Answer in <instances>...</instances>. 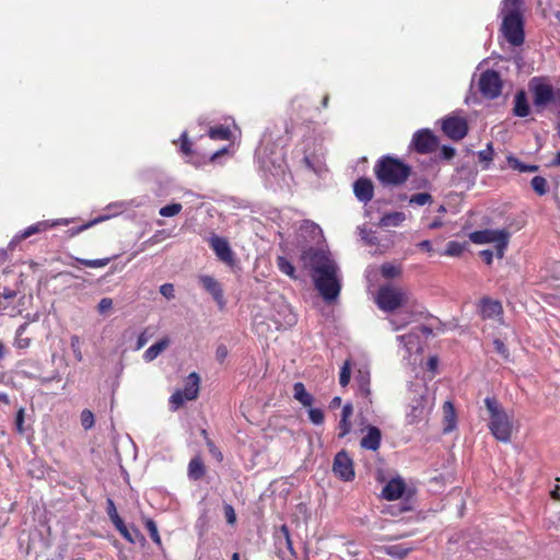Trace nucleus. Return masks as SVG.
I'll list each match as a JSON object with an SVG mask.
<instances>
[{"label":"nucleus","mask_w":560,"mask_h":560,"mask_svg":"<svg viewBox=\"0 0 560 560\" xmlns=\"http://www.w3.org/2000/svg\"><path fill=\"white\" fill-rule=\"evenodd\" d=\"M409 404L406 411L408 424H416L427 418L431 410V400L428 388L422 384H415L409 389Z\"/></svg>","instance_id":"obj_4"},{"label":"nucleus","mask_w":560,"mask_h":560,"mask_svg":"<svg viewBox=\"0 0 560 560\" xmlns=\"http://www.w3.org/2000/svg\"><path fill=\"white\" fill-rule=\"evenodd\" d=\"M438 138L429 129H421L415 132L410 148L420 154H428L438 148Z\"/></svg>","instance_id":"obj_12"},{"label":"nucleus","mask_w":560,"mask_h":560,"mask_svg":"<svg viewBox=\"0 0 560 560\" xmlns=\"http://www.w3.org/2000/svg\"><path fill=\"white\" fill-rule=\"evenodd\" d=\"M455 155V149L452 147L443 145L441 149V158L444 160H451Z\"/></svg>","instance_id":"obj_60"},{"label":"nucleus","mask_w":560,"mask_h":560,"mask_svg":"<svg viewBox=\"0 0 560 560\" xmlns=\"http://www.w3.org/2000/svg\"><path fill=\"white\" fill-rule=\"evenodd\" d=\"M506 161H508V165L511 168H513L515 171H518L521 173H534V172H537L539 170L538 165L525 164V163H523L522 161H520L517 158H515L513 155H509L506 158Z\"/></svg>","instance_id":"obj_29"},{"label":"nucleus","mask_w":560,"mask_h":560,"mask_svg":"<svg viewBox=\"0 0 560 560\" xmlns=\"http://www.w3.org/2000/svg\"><path fill=\"white\" fill-rule=\"evenodd\" d=\"M381 273L386 279L396 278L401 275V268L399 266L386 262L382 265Z\"/></svg>","instance_id":"obj_36"},{"label":"nucleus","mask_w":560,"mask_h":560,"mask_svg":"<svg viewBox=\"0 0 560 560\" xmlns=\"http://www.w3.org/2000/svg\"><path fill=\"white\" fill-rule=\"evenodd\" d=\"M418 247L423 249V250H427V252H431L432 250V244L428 240L420 242L418 244Z\"/></svg>","instance_id":"obj_64"},{"label":"nucleus","mask_w":560,"mask_h":560,"mask_svg":"<svg viewBox=\"0 0 560 560\" xmlns=\"http://www.w3.org/2000/svg\"><path fill=\"white\" fill-rule=\"evenodd\" d=\"M374 173L382 185L399 186L408 179L411 168L399 159L386 155L376 162Z\"/></svg>","instance_id":"obj_1"},{"label":"nucleus","mask_w":560,"mask_h":560,"mask_svg":"<svg viewBox=\"0 0 560 560\" xmlns=\"http://www.w3.org/2000/svg\"><path fill=\"white\" fill-rule=\"evenodd\" d=\"M359 234L368 245H375L377 243V237L374 235V233L370 230H366L365 228H359Z\"/></svg>","instance_id":"obj_49"},{"label":"nucleus","mask_w":560,"mask_h":560,"mask_svg":"<svg viewBox=\"0 0 560 560\" xmlns=\"http://www.w3.org/2000/svg\"><path fill=\"white\" fill-rule=\"evenodd\" d=\"M210 246L221 261L229 266L234 265V254L230 247L229 242L224 237L218 235L211 236Z\"/></svg>","instance_id":"obj_15"},{"label":"nucleus","mask_w":560,"mask_h":560,"mask_svg":"<svg viewBox=\"0 0 560 560\" xmlns=\"http://www.w3.org/2000/svg\"><path fill=\"white\" fill-rule=\"evenodd\" d=\"M493 346H494V350L497 351V353H499L503 359H506V360L509 359V355H510L509 350L502 340L494 339Z\"/></svg>","instance_id":"obj_53"},{"label":"nucleus","mask_w":560,"mask_h":560,"mask_svg":"<svg viewBox=\"0 0 560 560\" xmlns=\"http://www.w3.org/2000/svg\"><path fill=\"white\" fill-rule=\"evenodd\" d=\"M15 295H16V292L14 290L4 289V291L2 293H0V300L1 299L11 300V299L15 298Z\"/></svg>","instance_id":"obj_62"},{"label":"nucleus","mask_w":560,"mask_h":560,"mask_svg":"<svg viewBox=\"0 0 560 560\" xmlns=\"http://www.w3.org/2000/svg\"><path fill=\"white\" fill-rule=\"evenodd\" d=\"M182 210L180 203H171L162 207L159 211L160 215L168 218L178 214Z\"/></svg>","instance_id":"obj_40"},{"label":"nucleus","mask_w":560,"mask_h":560,"mask_svg":"<svg viewBox=\"0 0 560 560\" xmlns=\"http://www.w3.org/2000/svg\"><path fill=\"white\" fill-rule=\"evenodd\" d=\"M510 234L505 230H481L469 234L474 244L493 243L497 256L502 258L509 244Z\"/></svg>","instance_id":"obj_8"},{"label":"nucleus","mask_w":560,"mask_h":560,"mask_svg":"<svg viewBox=\"0 0 560 560\" xmlns=\"http://www.w3.org/2000/svg\"><path fill=\"white\" fill-rule=\"evenodd\" d=\"M339 271H327L313 277L314 285L326 302L335 301L340 293Z\"/></svg>","instance_id":"obj_9"},{"label":"nucleus","mask_w":560,"mask_h":560,"mask_svg":"<svg viewBox=\"0 0 560 560\" xmlns=\"http://www.w3.org/2000/svg\"><path fill=\"white\" fill-rule=\"evenodd\" d=\"M209 137L213 140H229L231 137V130L224 126H218L209 129Z\"/></svg>","instance_id":"obj_34"},{"label":"nucleus","mask_w":560,"mask_h":560,"mask_svg":"<svg viewBox=\"0 0 560 560\" xmlns=\"http://www.w3.org/2000/svg\"><path fill=\"white\" fill-rule=\"evenodd\" d=\"M107 514L114 525L122 521L118 515L115 503L112 499H107Z\"/></svg>","instance_id":"obj_47"},{"label":"nucleus","mask_w":560,"mask_h":560,"mask_svg":"<svg viewBox=\"0 0 560 560\" xmlns=\"http://www.w3.org/2000/svg\"><path fill=\"white\" fill-rule=\"evenodd\" d=\"M188 477L189 479L197 481L200 480L206 474V467L203 465L202 459L199 456H196L190 459L188 464Z\"/></svg>","instance_id":"obj_25"},{"label":"nucleus","mask_w":560,"mask_h":560,"mask_svg":"<svg viewBox=\"0 0 560 560\" xmlns=\"http://www.w3.org/2000/svg\"><path fill=\"white\" fill-rule=\"evenodd\" d=\"M464 252V245L458 242H448L445 249V255L457 257Z\"/></svg>","instance_id":"obj_41"},{"label":"nucleus","mask_w":560,"mask_h":560,"mask_svg":"<svg viewBox=\"0 0 560 560\" xmlns=\"http://www.w3.org/2000/svg\"><path fill=\"white\" fill-rule=\"evenodd\" d=\"M23 423H24V409L21 408L18 411L16 418H15V427H16V430H18L19 433H23L24 432Z\"/></svg>","instance_id":"obj_58"},{"label":"nucleus","mask_w":560,"mask_h":560,"mask_svg":"<svg viewBox=\"0 0 560 560\" xmlns=\"http://www.w3.org/2000/svg\"><path fill=\"white\" fill-rule=\"evenodd\" d=\"M168 345L170 340L167 338L159 340L144 351L143 359L147 362L155 360L168 347Z\"/></svg>","instance_id":"obj_26"},{"label":"nucleus","mask_w":560,"mask_h":560,"mask_svg":"<svg viewBox=\"0 0 560 560\" xmlns=\"http://www.w3.org/2000/svg\"><path fill=\"white\" fill-rule=\"evenodd\" d=\"M228 353H229V351H228L226 346H224V345H220V346H218V348H217V351H215V358H217V360H218L220 363H222V362L225 360V358L228 357Z\"/></svg>","instance_id":"obj_59"},{"label":"nucleus","mask_w":560,"mask_h":560,"mask_svg":"<svg viewBox=\"0 0 560 560\" xmlns=\"http://www.w3.org/2000/svg\"><path fill=\"white\" fill-rule=\"evenodd\" d=\"M397 340L404 345L406 350L410 353L416 346L419 345V335L416 330L397 337Z\"/></svg>","instance_id":"obj_31"},{"label":"nucleus","mask_w":560,"mask_h":560,"mask_svg":"<svg viewBox=\"0 0 560 560\" xmlns=\"http://www.w3.org/2000/svg\"><path fill=\"white\" fill-rule=\"evenodd\" d=\"M27 326L28 324L24 323L16 329L14 346L19 349H26L31 343V339L23 336Z\"/></svg>","instance_id":"obj_32"},{"label":"nucleus","mask_w":560,"mask_h":560,"mask_svg":"<svg viewBox=\"0 0 560 560\" xmlns=\"http://www.w3.org/2000/svg\"><path fill=\"white\" fill-rule=\"evenodd\" d=\"M480 312L483 318H497L500 317L503 313L502 304L497 300H491L489 298H483L480 301Z\"/></svg>","instance_id":"obj_19"},{"label":"nucleus","mask_w":560,"mask_h":560,"mask_svg":"<svg viewBox=\"0 0 560 560\" xmlns=\"http://www.w3.org/2000/svg\"><path fill=\"white\" fill-rule=\"evenodd\" d=\"M199 282L202 284L206 291H208L213 299L222 304L223 303V290L220 283L211 276H200Z\"/></svg>","instance_id":"obj_21"},{"label":"nucleus","mask_w":560,"mask_h":560,"mask_svg":"<svg viewBox=\"0 0 560 560\" xmlns=\"http://www.w3.org/2000/svg\"><path fill=\"white\" fill-rule=\"evenodd\" d=\"M277 266L282 273L291 279H296L295 268L285 257L279 256L277 258Z\"/></svg>","instance_id":"obj_33"},{"label":"nucleus","mask_w":560,"mask_h":560,"mask_svg":"<svg viewBox=\"0 0 560 560\" xmlns=\"http://www.w3.org/2000/svg\"><path fill=\"white\" fill-rule=\"evenodd\" d=\"M478 86L480 93L488 100L497 98L502 91V80L499 72L486 70L480 74Z\"/></svg>","instance_id":"obj_11"},{"label":"nucleus","mask_w":560,"mask_h":560,"mask_svg":"<svg viewBox=\"0 0 560 560\" xmlns=\"http://www.w3.org/2000/svg\"><path fill=\"white\" fill-rule=\"evenodd\" d=\"M144 525H145V528L148 529L149 532V535L151 537V539L156 544V545H161V537L159 535V530H158V526L155 524V522L151 518H147L145 522H144Z\"/></svg>","instance_id":"obj_39"},{"label":"nucleus","mask_w":560,"mask_h":560,"mask_svg":"<svg viewBox=\"0 0 560 560\" xmlns=\"http://www.w3.org/2000/svg\"><path fill=\"white\" fill-rule=\"evenodd\" d=\"M432 201V196L429 192H419L411 196L409 202L418 206H424Z\"/></svg>","instance_id":"obj_44"},{"label":"nucleus","mask_w":560,"mask_h":560,"mask_svg":"<svg viewBox=\"0 0 560 560\" xmlns=\"http://www.w3.org/2000/svg\"><path fill=\"white\" fill-rule=\"evenodd\" d=\"M353 192L357 199L368 203L374 196V186L370 178L361 177L353 184Z\"/></svg>","instance_id":"obj_16"},{"label":"nucleus","mask_w":560,"mask_h":560,"mask_svg":"<svg viewBox=\"0 0 560 560\" xmlns=\"http://www.w3.org/2000/svg\"><path fill=\"white\" fill-rule=\"evenodd\" d=\"M70 346H71V349H72L74 358L79 362H81L83 360V354H82V351H81L80 337L77 336V335L71 336Z\"/></svg>","instance_id":"obj_42"},{"label":"nucleus","mask_w":560,"mask_h":560,"mask_svg":"<svg viewBox=\"0 0 560 560\" xmlns=\"http://www.w3.org/2000/svg\"><path fill=\"white\" fill-rule=\"evenodd\" d=\"M530 113V107L527 101L525 91L516 92L514 96L513 114L517 117H527Z\"/></svg>","instance_id":"obj_23"},{"label":"nucleus","mask_w":560,"mask_h":560,"mask_svg":"<svg viewBox=\"0 0 560 560\" xmlns=\"http://www.w3.org/2000/svg\"><path fill=\"white\" fill-rule=\"evenodd\" d=\"M308 418L312 423L319 425L324 422V412L318 408H310L308 409Z\"/></svg>","instance_id":"obj_48"},{"label":"nucleus","mask_w":560,"mask_h":560,"mask_svg":"<svg viewBox=\"0 0 560 560\" xmlns=\"http://www.w3.org/2000/svg\"><path fill=\"white\" fill-rule=\"evenodd\" d=\"M485 405L489 412L488 428L490 432L498 441L509 443L513 430L509 415L494 397H486Z\"/></svg>","instance_id":"obj_2"},{"label":"nucleus","mask_w":560,"mask_h":560,"mask_svg":"<svg viewBox=\"0 0 560 560\" xmlns=\"http://www.w3.org/2000/svg\"><path fill=\"white\" fill-rule=\"evenodd\" d=\"M175 290L172 283H164L160 287V293L167 300L175 298Z\"/></svg>","instance_id":"obj_55"},{"label":"nucleus","mask_w":560,"mask_h":560,"mask_svg":"<svg viewBox=\"0 0 560 560\" xmlns=\"http://www.w3.org/2000/svg\"><path fill=\"white\" fill-rule=\"evenodd\" d=\"M332 470L343 481H350L354 478L353 462L345 451L337 453L335 456Z\"/></svg>","instance_id":"obj_13"},{"label":"nucleus","mask_w":560,"mask_h":560,"mask_svg":"<svg viewBox=\"0 0 560 560\" xmlns=\"http://www.w3.org/2000/svg\"><path fill=\"white\" fill-rule=\"evenodd\" d=\"M502 35H525L523 20V0H505L501 9Z\"/></svg>","instance_id":"obj_5"},{"label":"nucleus","mask_w":560,"mask_h":560,"mask_svg":"<svg viewBox=\"0 0 560 560\" xmlns=\"http://www.w3.org/2000/svg\"><path fill=\"white\" fill-rule=\"evenodd\" d=\"M370 381V372L366 369H359L357 371L354 382L358 386V395L366 398L371 402Z\"/></svg>","instance_id":"obj_20"},{"label":"nucleus","mask_w":560,"mask_h":560,"mask_svg":"<svg viewBox=\"0 0 560 560\" xmlns=\"http://www.w3.org/2000/svg\"><path fill=\"white\" fill-rule=\"evenodd\" d=\"M506 39L513 46H522L524 44L525 37H506Z\"/></svg>","instance_id":"obj_63"},{"label":"nucleus","mask_w":560,"mask_h":560,"mask_svg":"<svg viewBox=\"0 0 560 560\" xmlns=\"http://www.w3.org/2000/svg\"><path fill=\"white\" fill-rule=\"evenodd\" d=\"M412 549L413 547L404 544L378 547L380 551L399 560L406 558Z\"/></svg>","instance_id":"obj_24"},{"label":"nucleus","mask_w":560,"mask_h":560,"mask_svg":"<svg viewBox=\"0 0 560 560\" xmlns=\"http://www.w3.org/2000/svg\"><path fill=\"white\" fill-rule=\"evenodd\" d=\"M293 396L304 407H311L313 405V396L306 390L304 384L301 382L293 385Z\"/></svg>","instance_id":"obj_27"},{"label":"nucleus","mask_w":560,"mask_h":560,"mask_svg":"<svg viewBox=\"0 0 560 560\" xmlns=\"http://www.w3.org/2000/svg\"><path fill=\"white\" fill-rule=\"evenodd\" d=\"M442 130L448 138L462 140L468 131L467 121L460 117H448L443 121Z\"/></svg>","instance_id":"obj_14"},{"label":"nucleus","mask_w":560,"mask_h":560,"mask_svg":"<svg viewBox=\"0 0 560 560\" xmlns=\"http://www.w3.org/2000/svg\"><path fill=\"white\" fill-rule=\"evenodd\" d=\"M80 420L84 430H90L94 425V415L89 409H84L81 412Z\"/></svg>","instance_id":"obj_43"},{"label":"nucleus","mask_w":560,"mask_h":560,"mask_svg":"<svg viewBox=\"0 0 560 560\" xmlns=\"http://www.w3.org/2000/svg\"><path fill=\"white\" fill-rule=\"evenodd\" d=\"M47 226V224L45 222H38L36 224H33L31 226H28L27 229H25L22 234L20 235L21 238H27L30 237L31 235L35 234V233H38L43 230H45Z\"/></svg>","instance_id":"obj_46"},{"label":"nucleus","mask_w":560,"mask_h":560,"mask_svg":"<svg viewBox=\"0 0 560 560\" xmlns=\"http://www.w3.org/2000/svg\"><path fill=\"white\" fill-rule=\"evenodd\" d=\"M445 427L443 431L448 433L454 430L456 425L455 410L451 401H445L443 405Z\"/></svg>","instance_id":"obj_28"},{"label":"nucleus","mask_w":560,"mask_h":560,"mask_svg":"<svg viewBox=\"0 0 560 560\" xmlns=\"http://www.w3.org/2000/svg\"><path fill=\"white\" fill-rule=\"evenodd\" d=\"M480 257L487 265H491L493 259V253L490 249H483L480 252Z\"/></svg>","instance_id":"obj_61"},{"label":"nucleus","mask_w":560,"mask_h":560,"mask_svg":"<svg viewBox=\"0 0 560 560\" xmlns=\"http://www.w3.org/2000/svg\"><path fill=\"white\" fill-rule=\"evenodd\" d=\"M406 489L404 479L393 478L390 479L382 490V497L388 501L399 499Z\"/></svg>","instance_id":"obj_17"},{"label":"nucleus","mask_w":560,"mask_h":560,"mask_svg":"<svg viewBox=\"0 0 560 560\" xmlns=\"http://www.w3.org/2000/svg\"><path fill=\"white\" fill-rule=\"evenodd\" d=\"M410 322V314H399L395 317H393L389 323L393 326L394 330H399L404 328L408 323Z\"/></svg>","instance_id":"obj_38"},{"label":"nucleus","mask_w":560,"mask_h":560,"mask_svg":"<svg viewBox=\"0 0 560 560\" xmlns=\"http://www.w3.org/2000/svg\"><path fill=\"white\" fill-rule=\"evenodd\" d=\"M532 188L539 196H544L548 192V183L542 176H535L530 180Z\"/></svg>","instance_id":"obj_35"},{"label":"nucleus","mask_w":560,"mask_h":560,"mask_svg":"<svg viewBox=\"0 0 560 560\" xmlns=\"http://www.w3.org/2000/svg\"><path fill=\"white\" fill-rule=\"evenodd\" d=\"M352 415H353V406L351 402H347L342 407L341 418H340V421L338 424V429H339L338 438L339 439H342L347 434L350 433V431H351L350 418L352 417Z\"/></svg>","instance_id":"obj_22"},{"label":"nucleus","mask_w":560,"mask_h":560,"mask_svg":"<svg viewBox=\"0 0 560 560\" xmlns=\"http://www.w3.org/2000/svg\"><path fill=\"white\" fill-rule=\"evenodd\" d=\"M301 261L305 268L312 271V277L327 271H339L330 255L322 249L313 247L305 249L301 255Z\"/></svg>","instance_id":"obj_6"},{"label":"nucleus","mask_w":560,"mask_h":560,"mask_svg":"<svg viewBox=\"0 0 560 560\" xmlns=\"http://www.w3.org/2000/svg\"><path fill=\"white\" fill-rule=\"evenodd\" d=\"M113 308V300L110 298H103L97 304V311L100 314H105Z\"/></svg>","instance_id":"obj_54"},{"label":"nucleus","mask_w":560,"mask_h":560,"mask_svg":"<svg viewBox=\"0 0 560 560\" xmlns=\"http://www.w3.org/2000/svg\"><path fill=\"white\" fill-rule=\"evenodd\" d=\"M280 534H281V536L283 537L284 542H285V546H287V548L289 549L290 553H291L292 556H294V555H295V552H294L293 544H292V540H291V537H290V532H289V528H288V526H287V525H282V526L280 527Z\"/></svg>","instance_id":"obj_51"},{"label":"nucleus","mask_w":560,"mask_h":560,"mask_svg":"<svg viewBox=\"0 0 560 560\" xmlns=\"http://www.w3.org/2000/svg\"><path fill=\"white\" fill-rule=\"evenodd\" d=\"M351 369L349 361H346L341 368L339 375V383L342 387L347 386L350 382Z\"/></svg>","instance_id":"obj_45"},{"label":"nucleus","mask_w":560,"mask_h":560,"mask_svg":"<svg viewBox=\"0 0 560 560\" xmlns=\"http://www.w3.org/2000/svg\"><path fill=\"white\" fill-rule=\"evenodd\" d=\"M116 527V529L120 533V535L126 539L128 540L129 542H132L135 544L136 541V537L132 535V533L127 528V526L125 525L124 521H121L120 523H117L116 525H114Z\"/></svg>","instance_id":"obj_50"},{"label":"nucleus","mask_w":560,"mask_h":560,"mask_svg":"<svg viewBox=\"0 0 560 560\" xmlns=\"http://www.w3.org/2000/svg\"><path fill=\"white\" fill-rule=\"evenodd\" d=\"M478 158L481 162H491L493 160V148L492 143H488L487 149L478 152Z\"/></svg>","instance_id":"obj_52"},{"label":"nucleus","mask_w":560,"mask_h":560,"mask_svg":"<svg viewBox=\"0 0 560 560\" xmlns=\"http://www.w3.org/2000/svg\"><path fill=\"white\" fill-rule=\"evenodd\" d=\"M382 433L377 427H368L366 434L362 438L360 445L364 450L377 451L381 445Z\"/></svg>","instance_id":"obj_18"},{"label":"nucleus","mask_w":560,"mask_h":560,"mask_svg":"<svg viewBox=\"0 0 560 560\" xmlns=\"http://www.w3.org/2000/svg\"><path fill=\"white\" fill-rule=\"evenodd\" d=\"M409 303V293L398 287L383 285L378 289L376 304L384 312H394Z\"/></svg>","instance_id":"obj_7"},{"label":"nucleus","mask_w":560,"mask_h":560,"mask_svg":"<svg viewBox=\"0 0 560 560\" xmlns=\"http://www.w3.org/2000/svg\"><path fill=\"white\" fill-rule=\"evenodd\" d=\"M200 377L196 372H191L185 382L184 389H177L170 397V408L173 411L178 410L186 400H194L199 394Z\"/></svg>","instance_id":"obj_10"},{"label":"nucleus","mask_w":560,"mask_h":560,"mask_svg":"<svg viewBox=\"0 0 560 560\" xmlns=\"http://www.w3.org/2000/svg\"><path fill=\"white\" fill-rule=\"evenodd\" d=\"M406 219L404 212L395 211L384 214L380 220L381 226H399Z\"/></svg>","instance_id":"obj_30"},{"label":"nucleus","mask_w":560,"mask_h":560,"mask_svg":"<svg viewBox=\"0 0 560 560\" xmlns=\"http://www.w3.org/2000/svg\"><path fill=\"white\" fill-rule=\"evenodd\" d=\"M180 140H182V144H180V151L188 155L190 154L191 152V143L190 141L188 140L187 138V133L186 132H183L182 136H180Z\"/></svg>","instance_id":"obj_57"},{"label":"nucleus","mask_w":560,"mask_h":560,"mask_svg":"<svg viewBox=\"0 0 560 560\" xmlns=\"http://www.w3.org/2000/svg\"><path fill=\"white\" fill-rule=\"evenodd\" d=\"M529 91L537 113H541L547 107H555L560 112V89H555L546 78H533L529 81Z\"/></svg>","instance_id":"obj_3"},{"label":"nucleus","mask_w":560,"mask_h":560,"mask_svg":"<svg viewBox=\"0 0 560 560\" xmlns=\"http://www.w3.org/2000/svg\"><path fill=\"white\" fill-rule=\"evenodd\" d=\"M224 516H225L226 522L230 525L235 524V522H236V514H235V511H234V509H233V506L231 504H225L224 505Z\"/></svg>","instance_id":"obj_56"},{"label":"nucleus","mask_w":560,"mask_h":560,"mask_svg":"<svg viewBox=\"0 0 560 560\" xmlns=\"http://www.w3.org/2000/svg\"><path fill=\"white\" fill-rule=\"evenodd\" d=\"M80 264L89 268H103L107 266L110 261V258H101V259H77Z\"/></svg>","instance_id":"obj_37"}]
</instances>
